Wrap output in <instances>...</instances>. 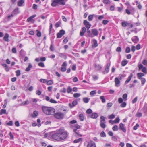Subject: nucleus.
I'll return each mask as SVG.
<instances>
[{
	"instance_id": "obj_1",
	"label": "nucleus",
	"mask_w": 147,
	"mask_h": 147,
	"mask_svg": "<svg viewBox=\"0 0 147 147\" xmlns=\"http://www.w3.org/2000/svg\"><path fill=\"white\" fill-rule=\"evenodd\" d=\"M60 141L66 139L69 135V133L63 127L58 129Z\"/></svg>"
},
{
	"instance_id": "obj_2",
	"label": "nucleus",
	"mask_w": 147,
	"mask_h": 147,
	"mask_svg": "<svg viewBox=\"0 0 147 147\" xmlns=\"http://www.w3.org/2000/svg\"><path fill=\"white\" fill-rule=\"evenodd\" d=\"M42 109L43 112L47 115H53L55 112L54 108L47 106L42 107Z\"/></svg>"
},
{
	"instance_id": "obj_3",
	"label": "nucleus",
	"mask_w": 147,
	"mask_h": 147,
	"mask_svg": "<svg viewBox=\"0 0 147 147\" xmlns=\"http://www.w3.org/2000/svg\"><path fill=\"white\" fill-rule=\"evenodd\" d=\"M106 118L103 116H101L100 118V127L103 129H104L106 127V121L105 119Z\"/></svg>"
},
{
	"instance_id": "obj_4",
	"label": "nucleus",
	"mask_w": 147,
	"mask_h": 147,
	"mask_svg": "<svg viewBox=\"0 0 147 147\" xmlns=\"http://www.w3.org/2000/svg\"><path fill=\"white\" fill-rule=\"evenodd\" d=\"M54 117L58 119H62L63 118L65 115L64 113L60 112H57L54 113Z\"/></svg>"
},
{
	"instance_id": "obj_5",
	"label": "nucleus",
	"mask_w": 147,
	"mask_h": 147,
	"mask_svg": "<svg viewBox=\"0 0 147 147\" xmlns=\"http://www.w3.org/2000/svg\"><path fill=\"white\" fill-rule=\"evenodd\" d=\"M135 10L132 6H129L127 7V9H125V12L128 15L134 14Z\"/></svg>"
},
{
	"instance_id": "obj_6",
	"label": "nucleus",
	"mask_w": 147,
	"mask_h": 147,
	"mask_svg": "<svg viewBox=\"0 0 147 147\" xmlns=\"http://www.w3.org/2000/svg\"><path fill=\"white\" fill-rule=\"evenodd\" d=\"M52 138L57 141H60L58 129L56 131L55 133L51 135Z\"/></svg>"
},
{
	"instance_id": "obj_7",
	"label": "nucleus",
	"mask_w": 147,
	"mask_h": 147,
	"mask_svg": "<svg viewBox=\"0 0 147 147\" xmlns=\"http://www.w3.org/2000/svg\"><path fill=\"white\" fill-rule=\"evenodd\" d=\"M65 33V32L64 30H60L59 32L57 34V38H61Z\"/></svg>"
},
{
	"instance_id": "obj_8",
	"label": "nucleus",
	"mask_w": 147,
	"mask_h": 147,
	"mask_svg": "<svg viewBox=\"0 0 147 147\" xmlns=\"http://www.w3.org/2000/svg\"><path fill=\"white\" fill-rule=\"evenodd\" d=\"M110 63H108L106 67L105 70L102 71V73L103 74H107L109 72V68L110 67Z\"/></svg>"
},
{
	"instance_id": "obj_9",
	"label": "nucleus",
	"mask_w": 147,
	"mask_h": 147,
	"mask_svg": "<svg viewBox=\"0 0 147 147\" xmlns=\"http://www.w3.org/2000/svg\"><path fill=\"white\" fill-rule=\"evenodd\" d=\"M84 24L85 26L87 29H89L91 26V24L86 20H84Z\"/></svg>"
},
{
	"instance_id": "obj_10",
	"label": "nucleus",
	"mask_w": 147,
	"mask_h": 147,
	"mask_svg": "<svg viewBox=\"0 0 147 147\" xmlns=\"http://www.w3.org/2000/svg\"><path fill=\"white\" fill-rule=\"evenodd\" d=\"M45 100L47 101H49L51 103H57V102L54 100L53 99H50L49 97L48 96H46Z\"/></svg>"
},
{
	"instance_id": "obj_11",
	"label": "nucleus",
	"mask_w": 147,
	"mask_h": 147,
	"mask_svg": "<svg viewBox=\"0 0 147 147\" xmlns=\"http://www.w3.org/2000/svg\"><path fill=\"white\" fill-rule=\"evenodd\" d=\"M115 82L116 86L119 87L120 86V81L118 77H117L115 78Z\"/></svg>"
},
{
	"instance_id": "obj_12",
	"label": "nucleus",
	"mask_w": 147,
	"mask_h": 147,
	"mask_svg": "<svg viewBox=\"0 0 147 147\" xmlns=\"http://www.w3.org/2000/svg\"><path fill=\"white\" fill-rule=\"evenodd\" d=\"M58 4H59V2L58 0H53L51 4V5L53 7H55Z\"/></svg>"
},
{
	"instance_id": "obj_13",
	"label": "nucleus",
	"mask_w": 147,
	"mask_h": 147,
	"mask_svg": "<svg viewBox=\"0 0 147 147\" xmlns=\"http://www.w3.org/2000/svg\"><path fill=\"white\" fill-rule=\"evenodd\" d=\"M92 34L94 36H97L98 34V32L96 29H92L91 30Z\"/></svg>"
},
{
	"instance_id": "obj_14",
	"label": "nucleus",
	"mask_w": 147,
	"mask_h": 147,
	"mask_svg": "<svg viewBox=\"0 0 147 147\" xmlns=\"http://www.w3.org/2000/svg\"><path fill=\"white\" fill-rule=\"evenodd\" d=\"M133 42L135 43H137L139 41V39L137 36H133L131 38Z\"/></svg>"
},
{
	"instance_id": "obj_15",
	"label": "nucleus",
	"mask_w": 147,
	"mask_h": 147,
	"mask_svg": "<svg viewBox=\"0 0 147 147\" xmlns=\"http://www.w3.org/2000/svg\"><path fill=\"white\" fill-rule=\"evenodd\" d=\"M119 125L120 129L122 131L124 132H125L126 130L124 127V125L122 123H121Z\"/></svg>"
},
{
	"instance_id": "obj_16",
	"label": "nucleus",
	"mask_w": 147,
	"mask_h": 147,
	"mask_svg": "<svg viewBox=\"0 0 147 147\" xmlns=\"http://www.w3.org/2000/svg\"><path fill=\"white\" fill-rule=\"evenodd\" d=\"M87 147H96L95 143L93 141L88 143Z\"/></svg>"
},
{
	"instance_id": "obj_17",
	"label": "nucleus",
	"mask_w": 147,
	"mask_h": 147,
	"mask_svg": "<svg viewBox=\"0 0 147 147\" xmlns=\"http://www.w3.org/2000/svg\"><path fill=\"white\" fill-rule=\"evenodd\" d=\"M143 112L146 115H147V104L145 103L142 109Z\"/></svg>"
},
{
	"instance_id": "obj_18",
	"label": "nucleus",
	"mask_w": 147,
	"mask_h": 147,
	"mask_svg": "<svg viewBox=\"0 0 147 147\" xmlns=\"http://www.w3.org/2000/svg\"><path fill=\"white\" fill-rule=\"evenodd\" d=\"M94 67L96 70H99L101 69L102 67L100 65L95 64L94 65Z\"/></svg>"
},
{
	"instance_id": "obj_19",
	"label": "nucleus",
	"mask_w": 147,
	"mask_h": 147,
	"mask_svg": "<svg viewBox=\"0 0 147 147\" xmlns=\"http://www.w3.org/2000/svg\"><path fill=\"white\" fill-rule=\"evenodd\" d=\"M77 104V102L76 100L73 101L72 103V104L69 103V106L71 108H72L74 107Z\"/></svg>"
},
{
	"instance_id": "obj_20",
	"label": "nucleus",
	"mask_w": 147,
	"mask_h": 147,
	"mask_svg": "<svg viewBox=\"0 0 147 147\" xmlns=\"http://www.w3.org/2000/svg\"><path fill=\"white\" fill-rule=\"evenodd\" d=\"M86 31V28L84 27H83L82 29V31L80 32V35L81 36H83Z\"/></svg>"
},
{
	"instance_id": "obj_21",
	"label": "nucleus",
	"mask_w": 147,
	"mask_h": 147,
	"mask_svg": "<svg viewBox=\"0 0 147 147\" xmlns=\"http://www.w3.org/2000/svg\"><path fill=\"white\" fill-rule=\"evenodd\" d=\"M9 35L8 33H6L3 37V40L5 41L9 42V40L8 39Z\"/></svg>"
},
{
	"instance_id": "obj_22",
	"label": "nucleus",
	"mask_w": 147,
	"mask_h": 147,
	"mask_svg": "<svg viewBox=\"0 0 147 147\" xmlns=\"http://www.w3.org/2000/svg\"><path fill=\"white\" fill-rule=\"evenodd\" d=\"M98 115L96 113H93L91 115L90 117L93 119H96L97 118Z\"/></svg>"
},
{
	"instance_id": "obj_23",
	"label": "nucleus",
	"mask_w": 147,
	"mask_h": 147,
	"mask_svg": "<svg viewBox=\"0 0 147 147\" xmlns=\"http://www.w3.org/2000/svg\"><path fill=\"white\" fill-rule=\"evenodd\" d=\"M20 55L22 57H24L26 53L25 51L22 49L21 50L20 52Z\"/></svg>"
},
{
	"instance_id": "obj_24",
	"label": "nucleus",
	"mask_w": 147,
	"mask_h": 147,
	"mask_svg": "<svg viewBox=\"0 0 147 147\" xmlns=\"http://www.w3.org/2000/svg\"><path fill=\"white\" fill-rule=\"evenodd\" d=\"M13 16V14H11V15H8L5 18V19L7 21H9L11 20V18Z\"/></svg>"
},
{
	"instance_id": "obj_25",
	"label": "nucleus",
	"mask_w": 147,
	"mask_h": 147,
	"mask_svg": "<svg viewBox=\"0 0 147 147\" xmlns=\"http://www.w3.org/2000/svg\"><path fill=\"white\" fill-rule=\"evenodd\" d=\"M144 76V74L143 73H139L137 74V76L138 77V78L140 79L142 78V77Z\"/></svg>"
},
{
	"instance_id": "obj_26",
	"label": "nucleus",
	"mask_w": 147,
	"mask_h": 147,
	"mask_svg": "<svg viewBox=\"0 0 147 147\" xmlns=\"http://www.w3.org/2000/svg\"><path fill=\"white\" fill-rule=\"evenodd\" d=\"M36 16V15H34L31 16L30 17L28 18L27 19V21L28 22H30L32 20V19L35 17Z\"/></svg>"
},
{
	"instance_id": "obj_27",
	"label": "nucleus",
	"mask_w": 147,
	"mask_h": 147,
	"mask_svg": "<svg viewBox=\"0 0 147 147\" xmlns=\"http://www.w3.org/2000/svg\"><path fill=\"white\" fill-rule=\"evenodd\" d=\"M80 120L81 121H83L84 119V117L83 114L81 113L79 115Z\"/></svg>"
},
{
	"instance_id": "obj_28",
	"label": "nucleus",
	"mask_w": 147,
	"mask_h": 147,
	"mask_svg": "<svg viewBox=\"0 0 147 147\" xmlns=\"http://www.w3.org/2000/svg\"><path fill=\"white\" fill-rule=\"evenodd\" d=\"M132 76L133 75L132 74H131V75L128 77L127 79L125 81V83L127 84L131 80V79Z\"/></svg>"
},
{
	"instance_id": "obj_29",
	"label": "nucleus",
	"mask_w": 147,
	"mask_h": 147,
	"mask_svg": "<svg viewBox=\"0 0 147 147\" xmlns=\"http://www.w3.org/2000/svg\"><path fill=\"white\" fill-rule=\"evenodd\" d=\"M80 126L78 124H75L74 126H71V127L73 129H79L80 128Z\"/></svg>"
},
{
	"instance_id": "obj_30",
	"label": "nucleus",
	"mask_w": 147,
	"mask_h": 147,
	"mask_svg": "<svg viewBox=\"0 0 147 147\" xmlns=\"http://www.w3.org/2000/svg\"><path fill=\"white\" fill-rule=\"evenodd\" d=\"M82 138H80L78 139L74 140L73 141V142L74 143H78L80 142H82Z\"/></svg>"
},
{
	"instance_id": "obj_31",
	"label": "nucleus",
	"mask_w": 147,
	"mask_h": 147,
	"mask_svg": "<svg viewBox=\"0 0 147 147\" xmlns=\"http://www.w3.org/2000/svg\"><path fill=\"white\" fill-rule=\"evenodd\" d=\"M32 67V65L30 63H29V65L28 67L26 68L25 69V71L27 72H28L30 70L31 68Z\"/></svg>"
},
{
	"instance_id": "obj_32",
	"label": "nucleus",
	"mask_w": 147,
	"mask_h": 147,
	"mask_svg": "<svg viewBox=\"0 0 147 147\" xmlns=\"http://www.w3.org/2000/svg\"><path fill=\"white\" fill-rule=\"evenodd\" d=\"M38 111H34L33 114L32 115V117H35L38 115Z\"/></svg>"
},
{
	"instance_id": "obj_33",
	"label": "nucleus",
	"mask_w": 147,
	"mask_h": 147,
	"mask_svg": "<svg viewBox=\"0 0 147 147\" xmlns=\"http://www.w3.org/2000/svg\"><path fill=\"white\" fill-rule=\"evenodd\" d=\"M93 44L92 45L93 47H96L98 46V44L97 41L96 40L94 39L93 41Z\"/></svg>"
},
{
	"instance_id": "obj_34",
	"label": "nucleus",
	"mask_w": 147,
	"mask_h": 147,
	"mask_svg": "<svg viewBox=\"0 0 147 147\" xmlns=\"http://www.w3.org/2000/svg\"><path fill=\"white\" fill-rule=\"evenodd\" d=\"M7 114V113H6V110L5 109H2L0 111V115H2L3 114Z\"/></svg>"
},
{
	"instance_id": "obj_35",
	"label": "nucleus",
	"mask_w": 147,
	"mask_h": 147,
	"mask_svg": "<svg viewBox=\"0 0 147 147\" xmlns=\"http://www.w3.org/2000/svg\"><path fill=\"white\" fill-rule=\"evenodd\" d=\"M128 63L127 61L126 60H124L122 61L121 62V65L123 66H125Z\"/></svg>"
},
{
	"instance_id": "obj_36",
	"label": "nucleus",
	"mask_w": 147,
	"mask_h": 147,
	"mask_svg": "<svg viewBox=\"0 0 147 147\" xmlns=\"http://www.w3.org/2000/svg\"><path fill=\"white\" fill-rule=\"evenodd\" d=\"M24 1L23 0H20L18 3V5L19 6H22V4L24 3Z\"/></svg>"
},
{
	"instance_id": "obj_37",
	"label": "nucleus",
	"mask_w": 147,
	"mask_h": 147,
	"mask_svg": "<svg viewBox=\"0 0 147 147\" xmlns=\"http://www.w3.org/2000/svg\"><path fill=\"white\" fill-rule=\"evenodd\" d=\"M90 100L89 98H87L85 97L83 98V101L84 102L86 103H88Z\"/></svg>"
},
{
	"instance_id": "obj_38",
	"label": "nucleus",
	"mask_w": 147,
	"mask_h": 147,
	"mask_svg": "<svg viewBox=\"0 0 147 147\" xmlns=\"http://www.w3.org/2000/svg\"><path fill=\"white\" fill-rule=\"evenodd\" d=\"M118 126L116 125H115L112 128V130L113 131H117L118 130Z\"/></svg>"
},
{
	"instance_id": "obj_39",
	"label": "nucleus",
	"mask_w": 147,
	"mask_h": 147,
	"mask_svg": "<svg viewBox=\"0 0 147 147\" xmlns=\"http://www.w3.org/2000/svg\"><path fill=\"white\" fill-rule=\"evenodd\" d=\"M127 94L126 93L124 94L122 96L123 100L124 101H126L127 100Z\"/></svg>"
},
{
	"instance_id": "obj_40",
	"label": "nucleus",
	"mask_w": 147,
	"mask_h": 147,
	"mask_svg": "<svg viewBox=\"0 0 147 147\" xmlns=\"http://www.w3.org/2000/svg\"><path fill=\"white\" fill-rule=\"evenodd\" d=\"M87 32L88 34V36L89 37L92 38L93 37V35L91 33V31L89 30V29H87Z\"/></svg>"
},
{
	"instance_id": "obj_41",
	"label": "nucleus",
	"mask_w": 147,
	"mask_h": 147,
	"mask_svg": "<svg viewBox=\"0 0 147 147\" xmlns=\"http://www.w3.org/2000/svg\"><path fill=\"white\" fill-rule=\"evenodd\" d=\"M129 24V23L125 21H124L122 22V25L123 27H126Z\"/></svg>"
},
{
	"instance_id": "obj_42",
	"label": "nucleus",
	"mask_w": 147,
	"mask_h": 147,
	"mask_svg": "<svg viewBox=\"0 0 147 147\" xmlns=\"http://www.w3.org/2000/svg\"><path fill=\"white\" fill-rule=\"evenodd\" d=\"M72 91L71 88L70 86H68L67 89V92L68 93H71V92Z\"/></svg>"
},
{
	"instance_id": "obj_43",
	"label": "nucleus",
	"mask_w": 147,
	"mask_h": 147,
	"mask_svg": "<svg viewBox=\"0 0 147 147\" xmlns=\"http://www.w3.org/2000/svg\"><path fill=\"white\" fill-rule=\"evenodd\" d=\"M59 2V5H64L65 4V2L64 1L65 0H58Z\"/></svg>"
},
{
	"instance_id": "obj_44",
	"label": "nucleus",
	"mask_w": 147,
	"mask_h": 147,
	"mask_svg": "<svg viewBox=\"0 0 147 147\" xmlns=\"http://www.w3.org/2000/svg\"><path fill=\"white\" fill-rule=\"evenodd\" d=\"M53 83V81L52 80H49L47 81V84L48 85H51Z\"/></svg>"
},
{
	"instance_id": "obj_45",
	"label": "nucleus",
	"mask_w": 147,
	"mask_h": 147,
	"mask_svg": "<svg viewBox=\"0 0 147 147\" xmlns=\"http://www.w3.org/2000/svg\"><path fill=\"white\" fill-rule=\"evenodd\" d=\"M61 24V22L60 21H59L56 23L55 26L56 28H57L60 26V25Z\"/></svg>"
},
{
	"instance_id": "obj_46",
	"label": "nucleus",
	"mask_w": 147,
	"mask_h": 147,
	"mask_svg": "<svg viewBox=\"0 0 147 147\" xmlns=\"http://www.w3.org/2000/svg\"><path fill=\"white\" fill-rule=\"evenodd\" d=\"M140 79L141 80L142 85H143L146 81L145 79L144 78H142Z\"/></svg>"
},
{
	"instance_id": "obj_47",
	"label": "nucleus",
	"mask_w": 147,
	"mask_h": 147,
	"mask_svg": "<svg viewBox=\"0 0 147 147\" xmlns=\"http://www.w3.org/2000/svg\"><path fill=\"white\" fill-rule=\"evenodd\" d=\"M100 136L101 137H105L106 136V134L104 131H102L100 133Z\"/></svg>"
},
{
	"instance_id": "obj_48",
	"label": "nucleus",
	"mask_w": 147,
	"mask_h": 147,
	"mask_svg": "<svg viewBox=\"0 0 147 147\" xmlns=\"http://www.w3.org/2000/svg\"><path fill=\"white\" fill-rule=\"evenodd\" d=\"M93 18V15H90L88 17V20L90 21H91L92 20Z\"/></svg>"
},
{
	"instance_id": "obj_49",
	"label": "nucleus",
	"mask_w": 147,
	"mask_h": 147,
	"mask_svg": "<svg viewBox=\"0 0 147 147\" xmlns=\"http://www.w3.org/2000/svg\"><path fill=\"white\" fill-rule=\"evenodd\" d=\"M13 12L14 14H16L18 13H19V9L18 8H16L14 9L13 11Z\"/></svg>"
},
{
	"instance_id": "obj_50",
	"label": "nucleus",
	"mask_w": 147,
	"mask_h": 147,
	"mask_svg": "<svg viewBox=\"0 0 147 147\" xmlns=\"http://www.w3.org/2000/svg\"><path fill=\"white\" fill-rule=\"evenodd\" d=\"M142 71L145 74H146L147 73L146 68L144 67L142 69Z\"/></svg>"
},
{
	"instance_id": "obj_51",
	"label": "nucleus",
	"mask_w": 147,
	"mask_h": 147,
	"mask_svg": "<svg viewBox=\"0 0 147 147\" xmlns=\"http://www.w3.org/2000/svg\"><path fill=\"white\" fill-rule=\"evenodd\" d=\"M80 95V94L78 93H75L74 94L73 96L74 98H78L79 97Z\"/></svg>"
},
{
	"instance_id": "obj_52",
	"label": "nucleus",
	"mask_w": 147,
	"mask_h": 147,
	"mask_svg": "<svg viewBox=\"0 0 147 147\" xmlns=\"http://www.w3.org/2000/svg\"><path fill=\"white\" fill-rule=\"evenodd\" d=\"M29 103V102L28 100H26V101H23L22 102V105H27Z\"/></svg>"
},
{
	"instance_id": "obj_53",
	"label": "nucleus",
	"mask_w": 147,
	"mask_h": 147,
	"mask_svg": "<svg viewBox=\"0 0 147 147\" xmlns=\"http://www.w3.org/2000/svg\"><path fill=\"white\" fill-rule=\"evenodd\" d=\"M142 113L139 112H138L136 114V116L138 117H140L142 116Z\"/></svg>"
},
{
	"instance_id": "obj_54",
	"label": "nucleus",
	"mask_w": 147,
	"mask_h": 147,
	"mask_svg": "<svg viewBox=\"0 0 147 147\" xmlns=\"http://www.w3.org/2000/svg\"><path fill=\"white\" fill-rule=\"evenodd\" d=\"M100 98L102 100V103H105V99L104 96H101L100 97Z\"/></svg>"
},
{
	"instance_id": "obj_55",
	"label": "nucleus",
	"mask_w": 147,
	"mask_h": 147,
	"mask_svg": "<svg viewBox=\"0 0 147 147\" xmlns=\"http://www.w3.org/2000/svg\"><path fill=\"white\" fill-rule=\"evenodd\" d=\"M59 56L62 58L66 57V56L64 53H59Z\"/></svg>"
},
{
	"instance_id": "obj_56",
	"label": "nucleus",
	"mask_w": 147,
	"mask_h": 147,
	"mask_svg": "<svg viewBox=\"0 0 147 147\" xmlns=\"http://www.w3.org/2000/svg\"><path fill=\"white\" fill-rule=\"evenodd\" d=\"M36 31L37 32V34H36L37 36L38 37H40L41 36V32H40L39 31H38V30H36Z\"/></svg>"
},
{
	"instance_id": "obj_57",
	"label": "nucleus",
	"mask_w": 147,
	"mask_h": 147,
	"mask_svg": "<svg viewBox=\"0 0 147 147\" xmlns=\"http://www.w3.org/2000/svg\"><path fill=\"white\" fill-rule=\"evenodd\" d=\"M120 106L122 107H124L126 105V103L125 102H123L121 103Z\"/></svg>"
},
{
	"instance_id": "obj_58",
	"label": "nucleus",
	"mask_w": 147,
	"mask_h": 147,
	"mask_svg": "<svg viewBox=\"0 0 147 147\" xmlns=\"http://www.w3.org/2000/svg\"><path fill=\"white\" fill-rule=\"evenodd\" d=\"M139 127V125L138 123H137L136 125L133 127V129L134 130H136L138 127Z\"/></svg>"
},
{
	"instance_id": "obj_59",
	"label": "nucleus",
	"mask_w": 147,
	"mask_h": 147,
	"mask_svg": "<svg viewBox=\"0 0 147 147\" xmlns=\"http://www.w3.org/2000/svg\"><path fill=\"white\" fill-rule=\"evenodd\" d=\"M96 93V90H94L91 91L90 93V94L92 96H93L94 94H95Z\"/></svg>"
},
{
	"instance_id": "obj_60",
	"label": "nucleus",
	"mask_w": 147,
	"mask_h": 147,
	"mask_svg": "<svg viewBox=\"0 0 147 147\" xmlns=\"http://www.w3.org/2000/svg\"><path fill=\"white\" fill-rule=\"evenodd\" d=\"M16 76H19L20 75V71L19 70H16Z\"/></svg>"
},
{
	"instance_id": "obj_61",
	"label": "nucleus",
	"mask_w": 147,
	"mask_h": 147,
	"mask_svg": "<svg viewBox=\"0 0 147 147\" xmlns=\"http://www.w3.org/2000/svg\"><path fill=\"white\" fill-rule=\"evenodd\" d=\"M86 113L88 114L91 113H92V110L90 109H88L86 111Z\"/></svg>"
},
{
	"instance_id": "obj_62",
	"label": "nucleus",
	"mask_w": 147,
	"mask_h": 147,
	"mask_svg": "<svg viewBox=\"0 0 147 147\" xmlns=\"http://www.w3.org/2000/svg\"><path fill=\"white\" fill-rule=\"evenodd\" d=\"M75 136L76 137H81L82 136V135L80 134V133L78 131L75 135Z\"/></svg>"
},
{
	"instance_id": "obj_63",
	"label": "nucleus",
	"mask_w": 147,
	"mask_h": 147,
	"mask_svg": "<svg viewBox=\"0 0 147 147\" xmlns=\"http://www.w3.org/2000/svg\"><path fill=\"white\" fill-rule=\"evenodd\" d=\"M130 51V48L129 47L126 48L125 50V52L126 53H129Z\"/></svg>"
},
{
	"instance_id": "obj_64",
	"label": "nucleus",
	"mask_w": 147,
	"mask_h": 147,
	"mask_svg": "<svg viewBox=\"0 0 147 147\" xmlns=\"http://www.w3.org/2000/svg\"><path fill=\"white\" fill-rule=\"evenodd\" d=\"M13 123L12 121H10L7 123V125L9 126H12Z\"/></svg>"
}]
</instances>
